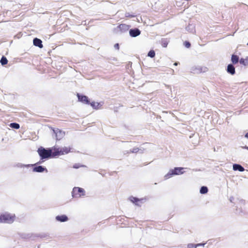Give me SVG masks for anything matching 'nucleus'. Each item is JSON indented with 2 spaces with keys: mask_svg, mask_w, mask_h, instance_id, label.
I'll use <instances>...</instances> for the list:
<instances>
[{
  "mask_svg": "<svg viewBox=\"0 0 248 248\" xmlns=\"http://www.w3.org/2000/svg\"><path fill=\"white\" fill-rule=\"evenodd\" d=\"M0 62L2 65H5L8 63V60L5 57L2 56Z\"/></svg>",
  "mask_w": 248,
  "mask_h": 248,
  "instance_id": "20",
  "label": "nucleus"
},
{
  "mask_svg": "<svg viewBox=\"0 0 248 248\" xmlns=\"http://www.w3.org/2000/svg\"><path fill=\"white\" fill-rule=\"evenodd\" d=\"M89 104H90L93 108H97L98 106H99V103L95 102H92V103L90 102Z\"/></svg>",
  "mask_w": 248,
  "mask_h": 248,
  "instance_id": "23",
  "label": "nucleus"
},
{
  "mask_svg": "<svg viewBox=\"0 0 248 248\" xmlns=\"http://www.w3.org/2000/svg\"><path fill=\"white\" fill-rule=\"evenodd\" d=\"M247 45L248 46V43H247Z\"/></svg>",
  "mask_w": 248,
  "mask_h": 248,
  "instance_id": "30",
  "label": "nucleus"
},
{
  "mask_svg": "<svg viewBox=\"0 0 248 248\" xmlns=\"http://www.w3.org/2000/svg\"><path fill=\"white\" fill-rule=\"evenodd\" d=\"M15 219V215L4 214L0 216V223H11L14 222Z\"/></svg>",
  "mask_w": 248,
  "mask_h": 248,
  "instance_id": "3",
  "label": "nucleus"
},
{
  "mask_svg": "<svg viewBox=\"0 0 248 248\" xmlns=\"http://www.w3.org/2000/svg\"><path fill=\"white\" fill-rule=\"evenodd\" d=\"M233 169L234 170H239L240 171H243L244 170V168L239 164H234L233 165Z\"/></svg>",
  "mask_w": 248,
  "mask_h": 248,
  "instance_id": "15",
  "label": "nucleus"
},
{
  "mask_svg": "<svg viewBox=\"0 0 248 248\" xmlns=\"http://www.w3.org/2000/svg\"><path fill=\"white\" fill-rule=\"evenodd\" d=\"M33 45L36 46H38L40 48H42L43 47V46L42 45V41L37 38H35L33 39Z\"/></svg>",
  "mask_w": 248,
  "mask_h": 248,
  "instance_id": "11",
  "label": "nucleus"
},
{
  "mask_svg": "<svg viewBox=\"0 0 248 248\" xmlns=\"http://www.w3.org/2000/svg\"><path fill=\"white\" fill-rule=\"evenodd\" d=\"M184 45L187 48H189L191 46L190 43L188 41H185L184 42Z\"/></svg>",
  "mask_w": 248,
  "mask_h": 248,
  "instance_id": "24",
  "label": "nucleus"
},
{
  "mask_svg": "<svg viewBox=\"0 0 248 248\" xmlns=\"http://www.w3.org/2000/svg\"><path fill=\"white\" fill-rule=\"evenodd\" d=\"M227 71L228 73L232 75L235 73V68L232 64H230L228 65Z\"/></svg>",
  "mask_w": 248,
  "mask_h": 248,
  "instance_id": "13",
  "label": "nucleus"
},
{
  "mask_svg": "<svg viewBox=\"0 0 248 248\" xmlns=\"http://www.w3.org/2000/svg\"><path fill=\"white\" fill-rule=\"evenodd\" d=\"M155 52L153 50H151L148 53V56L151 58H154L155 56Z\"/></svg>",
  "mask_w": 248,
  "mask_h": 248,
  "instance_id": "22",
  "label": "nucleus"
},
{
  "mask_svg": "<svg viewBox=\"0 0 248 248\" xmlns=\"http://www.w3.org/2000/svg\"><path fill=\"white\" fill-rule=\"evenodd\" d=\"M138 151H139V149L138 148H136V149H133V151L132 152H137Z\"/></svg>",
  "mask_w": 248,
  "mask_h": 248,
  "instance_id": "26",
  "label": "nucleus"
},
{
  "mask_svg": "<svg viewBox=\"0 0 248 248\" xmlns=\"http://www.w3.org/2000/svg\"><path fill=\"white\" fill-rule=\"evenodd\" d=\"M183 170V168H175L173 170H170L166 175V177L167 178H170L173 175L181 174L183 173V171H182Z\"/></svg>",
  "mask_w": 248,
  "mask_h": 248,
  "instance_id": "5",
  "label": "nucleus"
},
{
  "mask_svg": "<svg viewBox=\"0 0 248 248\" xmlns=\"http://www.w3.org/2000/svg\"><path fill=\"white\" fill-rule=\"evenodd\" d=\"M208 192V188L206 186H203L200 189V193L201 194H206Z\"/></svg>",
  "mask_w": 248,
  "mask_h": 248,
  "instance_id": "19",
  "label": "nucleus"
},
{
  "mask_svg": "<svg viewBox=\"0 0 248 248\" xmlns=\"http://www.w3.org/2000/svg\"><path fill=\"white\" fill-rule=\"evenodd\" d=\"M129 34L132 37H136L140 34V31L138 29H131L129 31Z\"/></svg>",
  "mask_w": 248,
  "mask_h": 248,
  "instance_id": "10",
  "label": "nucleus"
},
{
  "mask_svg": "<svg viewBox=\"0 0 248 248\" xmlns=\"http://www.w3.org/2000/svg\"><path fill=\"white\" fill-rule=\"evenodd\" d=\"M38 153L42 159L53 157V148L52 149H46L40 147L38 149Z\"/></svg>",
  "mask_w": 248,
  "mask_h": 248,
  "instance_id": "1",
  "label": "nucleus"
},
{
  "mask_svg": "<svg viewBox=\"0 0 248 248\" xmlns=\"http://www.w3.org/2000/svg\"><path fill=\"white\" fill-rule=\"evenodd\" d=\"M45 170H46L45 168H44L41 166H39L34 167L33 169V171L38 172H43Z\"/></svg>",
  "mask_w": 248,
  "mask_h": 248,
  "instance_id": "16",
  "label": "nucleus"
},
{
  "mask_svg": "<svg viewBox=\"0 0 248 248\" xmlns=\"http://www.w3.org/2000/svg\"><path fill=\"white\" fill-rule=\"evenodd\" d=\"M114 47L115 48L119 49V45L118 44H116L114 45Z\"/></svg>",
  "mask_w": 248,
  "mask_h": 248,
  "instance_id": "25",
  "label": "nucleus"
},
{
  "mask_svg": "<svg viewBox=\"0 0 248 248\" xmlns=\"http://www.w3.org/2000/svg\"><path fill=\"white\" fill-rule=\"evenodd\" d=\"M72 194L73 198H80L85 195V191L82 188L75 187L73 189Z\"/></svg>",
  "mask_w": 248,
  "mask_h": 248,
  "instance_id": "4",
  "label": "nucleus"
},
{
  "mask_svg": "<svg viewBox=\"0 0 248 248\" xmlns=\"http://www.w3.org/2000/svg\"><path fill=\"white\" fill-rule=\"evenodd\" d=\"M9 125L11 128L16 129H19L20 127V125L18 124L15 123H11Z\"/></svg>",
  "mask_w": 248,
  "mask_h": 248,
  "instance_id": "18",
  "label": "nucleus"
},
{
  "mask_svg": "<svg viewBox=\"0 0 248 248\" xmlns=\"http://www.w3.org/2000/svg\"><path fill=\"white\" fill-rule=\"evenodd\" d=\"M77 96L78 97V100L83 103L86 104H89L90 101L88 99V98L87 96L85 95H81L79 93L77 94Z\"/></svg>",
  "mask_w": 248,
  "mask_h": 248,
  "instance_id": "8",
  "label": "nucleus"
},
{
  "mask_svg": "<svg viewBox=\"0 0 248 248\" xmlns=\"http://www.w3.org/2000/svg\"><path fill=\"white\" fill-rule=\"evenodd\" d=\"M130 201L138 206H140L141 204L143 203V199H138L137 198L131 196L129 198Z\"/></svg>",
  "mask_w": 248,
  "mask_h": 248,
  "instance_id": "7",
  "label": "nucleus"
},
{
  "mask_svg": "<svg viewBox=\"0 0 248 248\" xmlns=\"http://www.w3.org/2000/svg\"><path fill=\"white\" fill-rule=\"evenodd\" d=\"M71 151V148L69 147H64L63 148H53V157L63 155L69 153Z\"/></svg>",
  "mask_w": 248,
  "mask_h": 248,
  "instance_id": "2",
  "label": "nucleus"
},
{
  "mask_svg": "<svg viewBox=\"0 0 248 248\" xmlns=\"http://www.w3.org/2000/svg\"><path fill=\"white\" fill-rule=\"evenodd\" d=\"M56 219L60 222H65L67 221L68 218L66 215H62L60 216H57L56 217Z\"/></svg>",
  "mask_w": 248,
  "mask_h": 248,
  "instance_id": "12",
  "label": "nucleus"
},
{
  "mask_svg": "<svg viewBox=\"0 0 248 248\" xmlns=\"http://www.w3.org/2000/svg\"><path fill=\"white\" fill-rule=\"evenodd\" d=\"M53 131L55 134V136L57 140H61L65 135V132L59 129H53Z\"/></svg>",
  "mask_w": 248,
  "mask_h": 248,
  "instance_id": "6",
  "label": "nucleus"
},
{
  "mask_svg": "<svg viewBox=\"0 0 248 248\" xmlns=\"http://www.w3.org/2000/svg\"><path fill=\"white\" fill-rule=\"evenodd\" d=\"M245 148L247 149V150H248V147H245Z\"/></svg>",
  "mask_w": 248,
  "mask_h": 248,
  "instance_id": "29",
  "label": "nucleus"
},
{
  "mask_svg": "<svg viewBox=\"0 0 248 248\" xmlns=\"http://www.w3.org/2000/svg\"><path fill=\"white\" fill-rule=\"evenodd\" d=\"M239 62L241 64L243 65L244 66H247L248 65V58H241Z\"/></svg>",
  "mask_w": 248,
  "mask_h": 248,
  "instance_id": "17",
  "label": "nucleus"
},
{
  "mask_svg": "<svg viewBox=\"0 0 248 248\" xmlns=\"http://www.w3.org/2000/svg\"><path fill=\"white\" fill-rule=\"evenodd\" d=\"M245 137L248 138V133H246L245 135Z\"/></svg>",
  "mask_w": 248,
  "mask_h": 248,
  "instance_id": "27",
  "label": "nucleus"
},
{
  "mask_svg": "<svg viewBox=\"0 0 248 248\" xmlns=\"http://www.w3.org/2000/svg\"><path fill=\"white\" fill-rule=\"evenodd\" d=\"M129 28L130 26L129 25L125 24H121L118 26V28L122 32L127 31L129 30Z\"/></svg>",
  "mask_w": 248,
  "mask_h": 248,
  "instance_id": "9",
  "label": "nucleus"
},
{
  "mask_svg": "<svg viewBox=\"0 0 248 248\" xmlns=\"http://www.w3.org/2000/svg\"><path fill=\"white\" fill-rule=\"evenodd\" d=\"M239 57L235 54H232L231 57V61L233 64L237 63L239 62Z\"/></svg>",
  "mask_w": 248,
  "mask_h": 248,
  "instance_id": "14",
  "label": "nucleus"
},
{
  "mask_svg": "<svg viewBox=\"0 0 248 248\" xmlns=\"http://www.w3.org/2000/svg\"><path fill=\"white\" fill-rule=\"evenodd\" d=\"M161 44L163 47H166L168 45V41L166 39H162L161 42Z\"/></svg>",
  "mask_w": 248,
  "mask_h": 248,
  "instance_id": "21",
  "label": "nucleus"
},
{
  "mask_svg": "<svg viewBox=\"0 0 248 248\" xmlns=\"http://www.w3.org/2000/svg\"><path fill=\"white\" fill-rule=\"evenodd\" d=\"M174 64L175 65H177V62H175V63H174Z\"/></svg>",
  "mask_w": 248,
  "mask_h": 248,
  "instance_id": "28",
  "label": "nucleus"
}]
</instances>
